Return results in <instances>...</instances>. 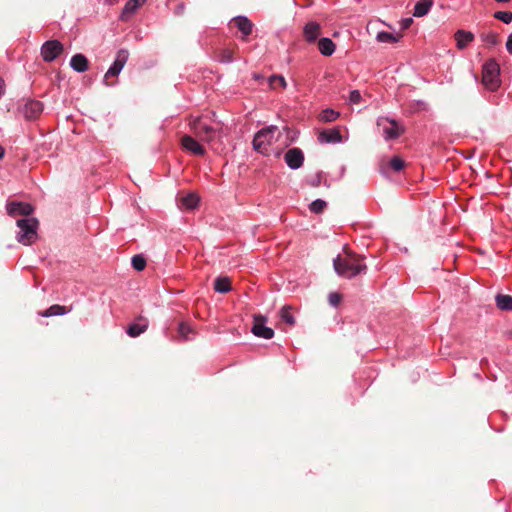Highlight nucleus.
I'll list each match as a JSON object with an SVG mask.
<instances>
[{
	"label": "nucleus",
	"instance_id": "obj_16",
	"mask_svg": "<svg viewBox=\"0 0 512 512\" xmlns=\"http://www.w3.org/2000/svg\"><path fill=\"white\" fill-rule=\"evenodd\" d=\"M148 328V320L144 317H138L137 322L128 326L126 332L130 337H137L144 333Z\"/></svg>",
	"mask_w": 512,
	"mask_h": 512
},
{
	"label": "nucleus",
	"instance_id": "obj_19",
	"mask_svg": "<svg viewBox=\"0 0 512 512\" xmlns=\"http://www.w3.org/2000/svg\"><path fill=\"white\" fill-rule=\"evenodd\" d=\"M404 167L405 161L399 156H394L386 163L384 161L382 162L381 171L385 173L387 168H390L395 172H400L401 170L404 169Z\"/></svg>",
	"mask_w": 512,
	"mask_h": 512
},
{
	"label": "nucleus",
	"instance_id": "obj_23",
	"mask_svg": "<svg viewBox=\"0 0 512 512\" xmlns=\"http://www.w3.org/2000/svg\"><path fill=\"white\" fill-rule=\"evenodd\" d=\"M496 305L500 310L512 311V296L497 294L495 297Z\"/></svg>",
	"mask_w": 512,
	"mask_h": 512
},
{
	"label": "nucleus",
	"instance_id": "obj_24",
	"mask_svg": "<svg viewBox=\"0 0 512 512\" xmlns=\"http://www.w3.org/2000/svg\"><path fill=\"white\" fill-rule=\"evenodd\" d=\"M214 289L219 293H227L231 290V280L228 277H218L214 282Z\"/></svg>",
	"mask_w": 512,
	"mask_h": 512
},
{
	"label": "nucleus",
	"instance_id": "obj_35",
	"mask_svg": "<svg viewBox=\"0 0 512 512\" xmlns=\"http://www.w3.org/2000/svg\"><path fill=\"white\" fill-rule=\"evenodd\" d=\"M131 264L135 270L142 271L146 267V259L142 255H134Z\"/></svg>",
	"mask_w": 512,
	"mask_h": 512
},
{
	"label": "nucleus",
	"instance_id": "obj_10",
	"mask_svg": "<svg viewBox=\"0 0 512 512\" xmlns=\"http://www.w3.org/2000/svg\"><path fill=\"white\" fill-rule=\"evenodd\" d=\"M182 147L193 155L204 156L206 150L195 138L190 135H184L181 138Z\"/></svg>",
	"mask_w": 512,
	"mask_h": 512
},
{
	"label": "nucleus",
	"instance_id": "obj_9",
	"mask_svg": "<svg viewBox=\"0 0 512 512\" xmlns=\"http://www.w3.org/2000/svg\"><path fill=\"white\" fill-rule=\"evenodd\" d=\"M8 215L15 217L18 215L29 216L33 213L34 208L29 203L24 202H8L6 205Z\"/></svg>",
	"mask_w": 512,
	"mask_h": 512
},
{
	"label": "nucleus",
	"instance_id": "obj_8",
	"mask_svg": "<svg viewBox=\"0 0 512 512\" xmlns=\"http://www.w3.org/2000/svg\"><path fill=\"white\" fill-rule=\"evenodd\" d=\"M267 319L262 315H255L252 327V333L256 337L271 339L274 336L272 328L265 326Z\"/></svg>",
	"mask_w": 512,
	"mask_h": 512
},
{
	"label": "nucleus",
	"instance_id": "obj_46",
	"mask_svg": "<svg viewBox=\"0 0 512 512\" xmlns=\"http://www.w3.org/2000/svg\"><path fill=\"white\" fill-rule=\"evenodd\" d=\"M497 2H502V3H507L509 2L510 0H496Z\"/></svg>",
	"mask_w": 512,
	"mask_h": 512
},
{
	"label": "nucleus",
	"instance_id": "obj_13",
	"mask_svg": "<svg viewBox=\"0 0 512 512\" xmlns=\"http://www.w3.org/2000/svg\"><path fill=\"white\" fill-rule=\"evenodd\" d=\"M230 24L235 25L239 31L242 33V40H246V37L249 36L253 31V23L245 16H237L234 17Z\"/></svg>",
	"mask_w": 512,
	"mask_h": 512
},
{
	"label": "nucleus",
	"instance_id": "obj_36",
	"mask_svg": "<svg viewBox=\"0 0 512 512\" xmlns=\"http://www.w3.org/2000/svg\"><path fill=\"white\" fill-rule=\"evenodd\" d=\"M494 17L506 24H509L512 21V13L509 11H497L494 14Z\"/></svg>",
	"mask_w": 512,
	"mask_h": 512
},
{
	"label": "nucleus",
	"instance_id": "obj_11",
	"mask_svg": "<svg viewBox=\"0 0 512 512\" xmlns=\"http://www.w3.org/2000/svg\"><path fill=\"white\" fill-rule=\"evenodd\" d=\"M284 159L291 169H298L303 165L304 154L299 148H291L285 153Z\"/></svg>",
	"mask_w": 512,
	"mask_h": 512
},
{
	"label": "nucleus",
	"instance_id": "obj_7",
	"mask_svg": "<svg viewBox=\"0 0 512 512\" xmlns=\"http://www.w3.org/2000/svg\"><path fill=\"white\" fill-rule=\"evenodd\" d=\"M64 47L58 40H48L41 47V56L45 62L54 61L62 52Z\"/></svg>",
	"mask_w": 512,
	"mask_h": 512
},
{
	"label": "nucleus",
	"instance_id": "obj_29",
	"mask_svg": "<svg viewBox=\"0 0 512 512\" xmlns=\"http://www.w3.org/2000/svg\"><path fill=\"white\" fill-rule=\"evenodd\" d=\"M402 37L401 34L395 36L394 34L392 33H389V32H379L376 36V39L378 42H383V43H394V42H397L399 41V39Z\"/></svg>",
	"mask_w": 512,
	"mask_h": 512
},
{
	"label": "nucleus",
	"instance_id": "obj_22",
	"mask_svg": "<svg viewBox=\"0 0 512 512\" xmlns=\"http://www.w3.org/2000/svg\"><path fill=\"white\" fill-rule=\"evenodd\" d=\"M433 5V0H420L416 3L414 7L413 15L415 17H422L428 13L431 6Z\"/></svg>",
	"mask_w": 512,
	"mask_h": 512
},
{
	"label": "nucleus",
	"instance_id": "obj_42",
	"mask_svg": "<svg viewBox=\"0 0 512 512\" xmlns=\"http://www.w3.org/2000/svg\"><path fill=\"white\" fill-rule=\"evenodd\" d=\"M506 49L512 55V33L509 35L506 42Z\"/></svg>",
	"mask_w": 512,
	"mask_h": 512
},
{
	"label": "nucleus",
	"instance_id": "obj_15",
	"mask_svg": "<svg viewBox=\"0 0 512 512\" xmlns=\"http://www.w3.org/2000/svg\"><path fill=\"white\" fill-rule=\"evenodd\" d=\"M456 46L459 50L465 49L474 40V34L466 30H457L454 34Z\"/></svg>",
	"mask_w": 512,
	"mask_h": 512
},
{
	"label": "nucleus",
	"instance_id": "obj_4",
	"mask_svg": "<svg viewBox=\"0 0 512 512\" xmlns=\"http://www.w3.org/2000/svg\"><path fill=\"white\" fill-rule=\"evenodd\" d=\"M499 73L500 68L495 60L490 59L484 64L482 83L488 90L495 91L500 86Z\"/></svg>",
	"mask_w": 512,
	"mask_h": 512
},
{
	"label": "nucleus",
	"instance_id": "obj_18",
	"mask_svg": "<svg viewBox=\"0 0 512 512\" xmlns=\"http://www.w3.org/2000/svg\"><path fill=\"white\" fill-rule=\"evenodd\" d=\"M70 66L77 72H85L89 68V61L83 54H76L71 58Z\"/></svg>",
	"mask_w": 512,
	"mask_h": 512
},
{
	"label": "nucleus",
	"instance_id": "obj_28",
	"mask_svg": "<svg viewBox=\"0 0 512 512\" xmlns=\"http://www.w3.org/2000/svg\"><path fill=\"white\" fill-rule=\"evenodd\" d=\"M199 203V197L195 193H190L181 198V204L187 209L195 208Z\"/></svg>",
	"mask_w": 512,
	"mask_h": 512
},
{
	"label": "nucleus",
	"instance_id": "obj_33",
	"mask_svg": "<svg viewBox=\"0 0 512 512\" xmlns=\"http://www.w3.org/2000/svg\"><path fill=\"white\" fill-rule=\"evenodd\" d=\"M482 41L488 46H496L499 43L497 33L489 32L481 35Z\"/></svg>",
	"mask_w": 512,
	"mask_h": 512
},
{
	"label": "nucleus",
	"instance_id": "obj_14",
	"mask_svg": "<svg viewBox=\"0 0 512 512\" xmlns=\"http://www.w3.org/2000/svg\"><path fill=\"white\" fill-rule=\"evenodd\" d=\"M320 35H321V26L317 22L310 21L304 26L303 36L307 42H309V43L315 42Z\"/></svg>",
	"mask_w": 512,
	"mask_h": 512
},
{
	"label": "nucleus",
	"instance_id": "obj_30",
	"mask_svg": "<svg viewBox=\"0 0 512 512\" xmlns=\"http://www.w3.org/2000/svg\"><path fill=\"white\" fill-rule=\"evenodd\" d=\"M340 116V113L333 109H325L319 116L322 122H333Z\"/></svg>",
	"mask_w": 512,
	"mask_h": 512
},
{
	"label": "nucleus",
	"instance_id": "obj_20",
	"mask_svg": "<svg viewBox=\"0 0 512 512\" xmlns=\"http://www.w3.org/2000/svg\"><path fill=\"white\" fill-rule=\"evenodd\" d=\"M318 49L324 56H330L335 51V44L330 38H320L318 41Z\"/></svg>",
	"mask_w": 512,
	"mask_h": 512
},
{
	"label": "nucleus",
	"instance_id": "obj_26",
	"mask_svg": "<svg viewBox=\"0 0 512 512\" xmlns=\"http://www.w3.org/2000/svg\"><path fill=\"white\" fill-rule=\"evenodd\" d=\"M129 57V52L125 49H121L117 52L115 61L113 62L112 66L116 67L119 70H122L125 66L127 60Z\"/></svg>",
	"mask_w": 512,
	"mask_h": 512
},
{
	"label": "nucleus",
	"instance_id": "obj_12",
	"mask_svg": "<svg viewBox=\"0 0 512 512\" xmlns=\"http://www.w3.org/2000/svg\"><path fill=\"white\" fill-rule=\"evenodd\" d=\"M23 115L27 120L37 119L43 111V104L37 100H28L23 107Z\"/></svg>",
	"mask_w": 512,
	"mask_h": 512
},
{
	"label": "nucleus",
	"instance_id": "obj_38",
	"mask_svg": "<svg viewBox=\"0 0 512 512\" xmlns=\"http://www.w3.org/2000/svg\"><path fill=\"white\" fill-rule=\"evenodd\" d=\"M121 72V70L117 69L116 67L114 66H111L108 71L106 72L105 76H104V81L106 83V85H111L112 83L109 82V79L111 77H117L119 75V73Z\"/></svg>",
	"mask_w": 512,
	"mask_h": 512
},
{
	"label": "nucleus",
	"instance_id": "obj_43",
	"mask_svg": "<svg viewBox=\"0 0 512 512\" xmlns=\"http://www.w3.org/2000/svg\"><path fill=\"white\" fill-rule=\"evenodd\" d=\"M5 93V84H4V80L2 78H0V97L2 95H4Z\"/></svg>",
	"mask_w": 512,
	"mask_h": 512
},
{
	"label": "nucleus",
	"instance_id": "obj_3",
	"mask_svg": "<svg viewBox=\"0 0 512 512\" xmlns=\"http://www.w3.org/2000/svg\"><path fill=\"white\" fill-rule=\"evenodd\" d=\"M39 222L36 218H24L17 220V226L20 228L17 239L24 245H29L37 239V229Z\"/></svg>",
	"mask_w": 512,
	"mask_h": 512
},
{
	"label": "nucleus",
	"instance_id": "obj_39",
	"mask_svg": "<svg viewBox=\"0 0 512 512\" xmlns=\"http://www.w3.org/2000/svg\"><path fill=\"white\" fill-rule=\"evenodd\" d=\"M342 300V296L341 294L337 293V292H332L329 294L328 296V301L330 303V305L336 307L340 304Z\"/></svg>",
	"mask_w": 512,
	"mask_h": 512
},
{
	"label": "nucleus",
	"instance_id": "obj_44",
	"mask_svg": "<svg viewBox=\"0 0 512 512\" xmlns=\"http://www.w3.org/2000/svg\"><path fill=\"white\" fill-rule=\"evenodd\" d=\"M184 9H185V7H184V5H183V4L179 5V6L177 7V13H179V14H180V13H183V12H184Z\"/></svg>",
	"mask_w": 512,
	"mask_h": 512
},
{
	"label": "nucleus",
	"instance_id": "obj_40",
	"mask_svg": "<svg viewBox=\"0 0 512 512\" xmlns=\"http://www.w3.org/2000/svg\"><path fill=\"white\" fill-rule=\"evenodd\" d=\"M349 100L351 103L358 104L361 101V94L358 90L350 92Z\"/></svg>",
	"mask_w": 512,
	"mask_h": 512
},
{
	"label": "nucleus",
	"instance_id": "obj_41",
	"mask_svg": "<svg viewBox=\"0 0 512 512\" xmlns=\"http://www.w3.org/2000/svg\"><path fill=\"white\" fill-rule=\"evenodd\" d=\"M413 20L411 18H406L402 20L401 25L402 29H408L410 25L412 24Z\"/></svg>",
	"mask_w": 512,
	"mask_h": 512
},
{
	"label": "nucleus",
	"instance_id": "obj_6",
	"mask_svg": "<svg viewBox=\"0 0 512 512\" xmlns=\"http://www.w3.org/2000/svg\"><path fill=\"white\" fill-rule=\"evenodd\" d=\"M377 126L382 128V133L386 140L396 139L404 132V129L395 120L388 118L379 119Z\"/></svg>",
	"mask_w": 512,
	"mask_h": 512
},
{
	"label": "nucleus",
	"instance_id": "obj_2",
	"mask_svg": "<svg viewBox=\"0 0 512 512\" xmlns=\"http://www.w3.org/2000/svg\"><path fill=\"white\" fill-rule=\"evenodd\" d=\"M189 126L197 138L207 143H211L217 133L221 131L220 123H216V125L213 126L208 122V117L206 116L191 118Z\"/></svg>",
	"mask_w": 512,
	"mask_h": 512
},
{
	"label": "nucleus",
	"instance_id": "obj_1",
	"mask_svg": "<svg viewBox=\"0 0 512 512\" xmlns=\"http://www.w3.org/2000/svg\"><path fill=\"white\" fill-rule=\"evenodd\" d=\"M347 257L337 256L333 261L336 273L344 278L351 279L358 274L366 273L367 266L363 264L364 256L345 249Z\"/></svg>",
	"mask_w": 512,
	"mask_h": 512
},
{
	"label": "nucleus",
	"instance_id": "obj_37",
	"mask_svg": "<svg viewBox=\"0 0 512 512\" xmlns=\"http://www.w3.org/2000/svg\"><path fill=\"white\" fill-rule=\"evenodd\" d=\"M192 332V328L187 325L186 323H180L179 324V327H178V333L179 335L184 339V340H188L189 339V333Z\"/></svg>",
	"mask_w": 512,
	"mask_h": 512
},
{
	"label": "nucleus",
	"instance_id": "obj_25",
	"mask_svg": "<svg viewBox=\"0 0 512 512\" xmlns=\"http://www.w3.org/2000/svg\"><path fill=\"white\" fill-rule=\"evenodd\" d=\"M235 48H223L216 54V58L221 63H229L233 60Z\"/></svg>",
	"mask_w": 512,
	"mask_h": 512
},
{
	"label": "nucleus",
	"instance_id": "obj_31",
	"mask_svg": "<svg viewBox=\"0 0 512 512\" xmlns=\"http://www.w3.org/2000/svg\"><path fill=\"white\" fill-rule=\"evenodd\" d=\"M269 86L272 89H278L279 87L284 89L286 87V81L281 75H272L268 79Z\"/></svg>",
	"mask_w": 512,
	"mask_h": 512
},
{
	"label": "nucleus",
	"instance_id": "obj_32",
	"mask_svg": "<svg viewBox=\"0 0 512 512\" xmlns=\"http://www.w3.org/2000/svg\"><path fill=\"white\" fill-rule=\"evenodd\" d=\"M291 310H292V307L286 305V306H284L281 309L280 315H281L282 320L285 321L287 324L294 325L295 324V318L291 314Z\"/></svg>",
	"mask_w": 512,
	"mask_h": 512
},
{
	"label": "nucleus",
	"instance_id": "obj_34",
	"mask_svg": "<svg viewBox=\"0 0 512 512\" xmlns=\"http://www.w3.org/2000/svg\"><path fill=\"white\" fill-rule=\"evenodd\" d=\"M326 207L327 203L322 199H317L309 205L310 211L315 214L322 213L326 209Z\"/></svg>",
	"mask_w": 512,
	"mask_h": 512
},
{
	"label": "nucleus",
	"instance_id": "obj_45",
	"mask_svg": "<svg viewBox=\"0 0 512 512\" xmlns=\"http://www.w3.org/2000/svg\"><path fill=\"white\" fill-rule=\"evenodd\" d=\"M5 151L4 148L0 145V159L4 157Z\"/></svg>",
	"mask_w": 512,
	"mask_h": 512
},
{
	"label": "nucleus",
	"instance_id": "obj_5",
	"mask_svg": "<svg viewBox=\"0 0 512 512\" xmlns=\"http://www.w3.org/2000/svg\"><path fill=\"white\" fill-rule=\"evenodd\" d=\"M275 130V126H270L257 132L253 139V148L261 154L268 155V146L273 141V133Z\"/></svg>",
	"mask_w": 512,
	"mask_h": 512
},
{
	"label": "nucleus",
	"instance_id": "obj_21",
	"mask_svg": "<svg viewBox=\"0 0 512 512\" xmlns=\"http://www.w3.org/2000/svg\"><path fill=\"white\" fill-rule=\"evenodd\" d=\"M69 311H70V309H68L66 306L54 304V305L50 306L48 309L38 312V314L43 317H51V316L64 315Z\"/></svg>",
	"mask_w": 512,
	"mask_h": 512
},
{
	"label": "nucleus",
	"instance_id": "obj_17",
	"mask_svg": "<svg viewBox=\"0 0 512 512\" xmlns=\"http://www.w3.org/2000/svg\"><path fill=\"white\" fill-rule=\"evenodd\" d=\"M342 135L339 129L323 130L318 135L320 143H338L341 142Z\"/></svg>",
	"mask_w": 512,
	"mask_h": 512
},
{
	"label": "nucleus",
	"instance_id": "obj_27",
	"mask_svg": "<svg viewBox=\"0 0 512 512\" xmlns=\"http://www.w3.org/2000/svg\"><path fill=\"white\" fill-rule=\"evenodd\" d=\"M145 1L146 0H129L124 6L122 17L124 18L127 14L134 13L136 9L145 3Z\"/></svg>",
	"mask_w": 512,
	"mask_h": 512
}]
</instances>
